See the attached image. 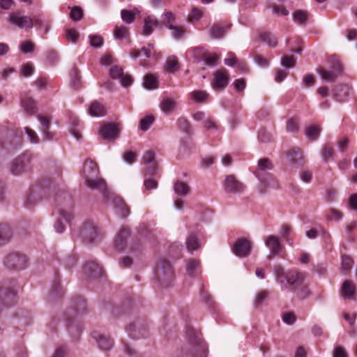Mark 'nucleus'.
<instances>
[{"label": "nucleus", "instance_id": "nucleus-42", "mask_svg": "<svg viewBox=\"0 0 357 357\" xmlns=\"http://www.w3.org/2000/svg\"><path fill=\"white\" fill-rule=\"evenodd\" d=\"M293 293H294L296 296L301 299H304L310 295V291L308 287L305 284V282H303Z\"/></svg>", "mask_w": 357, "mask_h": 357}, {"label": "nucleus", "instance_id": "nucleus-30", "mask_svg": "<svg viewBox=\"0 0 357 357\" xmlns=\"http://www.w3.org/2000/svg\"><path fill=\"white\" fill-rule=\"evenodd\" d=\"M95 339L99 348L103 351L109 350L114 345V341L109 336L98 335Z\"/></svg>", "mask_w": 357, "mask_h": 357}, {"label": "nucleus", "instance_id": "nucleus-51", "mask_svg": "<svg viewBox=\"0 0 357 357\" xmlns=\"http://www.w3.org/2000/svg\"><path fill=\"white\" fill-rule=\"evenodd\" d=\"M178 63V59L175 56L168 57L165 64L167 71L173 73L174 69L177 66Z\"/></svg>", "mask_w": 357, "mask_h": 357}, {"label": "nucleus", "instance_id": "nucleus-28", "mask_svg": "<svg viewBox=\"0 0 357 357\" xmlns=\"http://www.w3.org/2000/svg\"><path fill=\"white\" fill-rule=\"evenodd\" d=\"M21 105L29 114L33 115L37 112L36 102L30 96H24L21 99Z\"/></svg>", "mask_w": 357, "mask_h": 357}, {"label": "nucleus", "instance_id": "nucleus-53", "mask_svg": "<svg viewBox=\"0 0 357 357\" xmlns=\"http://www.w3.org/2000/svg\"><path fill=\"white\" fill-rule=\"evenodd\" d=\"M342 213L340 211L335 208H331L328 211V213L326 214V218L328 220H339L342 218Z\"/></svg>", "mask_w": 357, "mask_h": 357}, {"label": "nucleus", "instance_id": "nucleus-20", "mask_svg": "<svg viewBox=\"0 0 357 357\" xmlns=\"http://www.w3.org/2000/svg\"><path fill=\"white\" fill-rule=\"evenodd\" d=\"M265 244L270 249L271 254L273 256L278 255L282 249L279 238L273 235L268 236L265 238Z\"/></svg>", "mask_w": 357, "mask_h": 357}, {"label": "nucleus", "instance_id": "nucleus-14", "mask_svg": "<svg viewBox=\"0 0 357 357\" xmlns=\"http://www.w3.org/2000/svg\"><path fill=\"white\" fill-rule=\"evenodd\" d=\"M285 279L289 284V290L294 292L301 284L305 282V274L297 271H289L285 275Z\"/></svg>", "mask_w": 357, "mask_h": 357}, {"label": "nucleus", "instance_id": "nucleus-36", "mask_svg": "<svg viewBox=\"0 0 357 357\" xmlns=\"http://www.w3.org/2000/svg\"><path fill=\"white\" fill-rule=\"evenodd\" d=\"M309 15L310 14L307 11L297 10L293 13V19L296 23L304 25L307 22Z\"/></svg>", "mask_w": 357, "mask_h": 357}, {"label": "nucleus", "instance_id": "nucleus-29", "mask_svg": "<svg viewBox=\"0 0 357 357\" xmlns=\"http://www.w3.org/2000/svg\"><path fill=\"white\" fill-rule=\"evenodd\" d=\"M13 236L11 228L8 225L0 223V246L8 243Z\"/></svg>", "mask_w": 357, "mask_h": 357}, {"label": "nucleus", "instance_id": "nucleus-59", "mask_svg": "<svg viewBox=\"0 0 357 357\" xmlns=\"http://www.w3.org/2000/svg\"><path fill=\"white\" fill-rule=\"evenodd\" d=\"M24 130L31 143L38 144L39 142V137L33 130L29 127H25Z\"/></svg>", "mask_w": 357, "mask_h": 357}, {"label": "nucleus", "instance_id": "nucleus-10", "mask_svg": "<svg viewBox=\"0 0 357 357\" xmlns=\"http://www.w3.org/2000/svg\"><path fill=\"white\" fill-rule=\"evenodd\" d=\"M223 187L225 191L229 194H240L246 188L245 185L232 174L225 176Z\"/></svg>", "mask_w": 357, "mask_h": 357}, {"label": "nucleus", "instance_id": "nucleus-24", "mask_svg": "<svg viewBox=\"0 0 357 357\" xmlns=\"http://www.w3.org/2000/svg\"><path fill=\"white\" fill-rule=\"evenodd\" d=\"M129 236V229L126 227L121 228L115 240V248L119 251L123 250L126 246V239Z\"/></svg>", "mask_w": 357, "mask_h": 357}, {"label": "nucleus", "instance_id": "nucleus-31", "mask_svg": "<svg viewBox=\"0 0 357 357\" xmlns=\"http://www.w3.org/2000/svg\"><path fill=\"white\" fill-rule=\"evenodd\" d=\"M354 261L351 257L344 255L341 257L340 273L343 275H347L351 273Z\"/></svg>", "mask_w": 357, "mask_h": 357}, {"label": "nucleus", "instance_id": "nucleus-2", "mask_svg": "<svg viewBox=\"0 0 357 357\" xmlns=\"http://www.w3.org/2000/svg\"><path fill=\"white\" fill-rule=\"evenodd\" d=\"M187 337L189 344V352L192 357H204L206 348L201 337V334L192 328L187 329Z\"/></svg>", "mask_w": 357, "mask_h": 357}, {"label": "nucleus", "instance_id": "nucleus-45", "mask_svg": "<svg viewBox=\"0 0 357 357\" xmlns=\"http://www.w3.org/2000/svg\"><path fill=\"white\" fill-rule=\"evenodd\" d=\"M71 85L75 89H79L81 85V76L79 71L77 68H74L70 74Z\"/></svg>", "mask_w": 357, "mask_h": 357}, {"label": "nucleus", "instance_id": "nucleus-43", "mask_svg": "<svg viewBox=\"0 0 357 357\" xmlns=\"http://www.w3.org/2000/svg\"><path fill=\"white\" fill-rule=\"evenodd\" d=\"M199 261L195 259H190L186 264V271L188 275L193 277L199 266Z\"/></svg>", "mask_w": 357, "mask_h": 357}, {"label": "nucleus", "instance_id": "nucleus-21", "mask_svg": "<svg viewBox=\"0 0 357 357\" xmlns=\"http://www.w3.org/2000/svg\"><path fill=\"white\" fill-rule=\"evenodd\" d=\"M33 20V26H36L38 29H42L44 34L48 33L50 29V22L45 18L43 15H36L31 17Z\"/></svg>", "mask_w": 357, "mask_h": 357}, {"label": "nucleus", "instance_id": "nucleus-11", "mask_svg": "<svg viewBox=\"0 0 357 357\" xmlns=\"http://www.w3.org/2000/svg\"><path fill=\"white\" fill-rule=\"evenodd\" d=\"M121 126L119 123H107L102 126L99 135L107 141H114L119 137Z\"/></svg>", "mask_w": 357, "mask_h": 357}, {"label": "nucleus", "instance_id": "nucleus-60", "mask_svg": "<svg viewBox=\"0 0 357 357\" xmlns=\"http://www.w3.org/2000/svg\"><path fill=\"white\" fill-rule=\"evenodd\" d=\"M145 165V176L156 174L158 165L156 162H151L149 164H144Z\"/></svg>", "mask_w": 357, "mask_h": 357}, {"label": "nucleus", "instance_id": "nucleus-4", "mask_svg": "<svg viewBox=\"0 0 357 357\" xmlns=\"http://www.w3.org/2000/svg\"><path fill=\"white\" fill-rule=\"evenodd\" d=\"M126 331L129 336L133 339L146 337L149 334V326L146 320L143 317L137 319L127 326Z\"/></svg>", "mask_w": 357, "mask_h": 357}, {"label": "nucleus", "instance_id": "nucleus-62", "mask_svg": "<svg viewBox=\"0 0 357 357\" xmlns=\"http://www.w3.org/2000/svg\"><path fill=\"white\" fill-rule=\"evenodd\" d=\"M333 154L334 151L332 147L326 145L321 149V156L325 161H327L328 159H331L333 156Z\"/></svg>", "mask_w": 357, "mask_h": 357}, {"label": "nucleus", "instance_id": "nucleus-47", "mask_svg": "<svg viewBox=\"0 0 357 357\" xmlns=\"http://www.w3.org/2000/svg\"><path fill=\"white\" fill-rule=\"evenodd\" d=\"M305 133L307 138L311 140H315L319 135L320 130L314 126H311L305 128Z\"/></svg>", "mask_w": 357, "mask_h": 357}, {"label": "nucleus", "instance_id": "nucleus-23", "mask_svg": "<svg viewBox=\"0 0 357 357\" xmlns=\"http://www.w3.org/2000/svg\"><path fill=\"white\" fill-rule=\"evenodd\" d=\"M84 272L88 275L89 277L96 278L100 276L102 268L99 266L96 261H91L86 263L84 268Z\"/></svg>", "mask_w": 357, "mask_h": 357}, {"label": "nucleus", "instance_id": "nucleus-44", "mask_svg": "<svg viewBox=\"0 0 357 357\" xmlns=\"http://www.w3.org/2000/svg\"><path fill=\"white\" fill-rule=\"evenodd\" d=\"M208 52L203 47H196L192 49V56L198 61H204Z\"/></svg>", "mask_w": 357, "mask_h": 357}, {"label": "nucleus", "instance_id": "nucleus-37", "mask_svg": "<svg viewBox=\"0 0 357 357\" xmlns=\"http://www.w3.org/2000/svg\"><path fill=\"white\" fill-rule=\"evenodd\" d=\"M260 40L270 47H275L278 44L276 38L269 32H264L259 35Z\"/></svg>", "mask_w": 357, "mask_h": 357}, {"label": "nucleus", "instance_id": "nucleus-58", "mask_svg": "<svg viewBox=\"0 0 357 357\" xmlns=\"http://www.w3.org/2000/svg\"><path fill=\"white\" fill-rule=\"evenodd\" d=\"M35 48V44L31 41L24 42L20 45V50L24 54H29L33 52Z\"/></svg>", "mask_w": 357, "mask_h": 357}, {"label": "nucleus", "instance_id": "nucleus-39", "mask_svg": "<svg viewBox=\"0 0 357 357\" xmlns=\"http://www.w3.org/2000/svg\"><path fill=\"white\" fill-rule=\"evenodd\" d=\"M176 125L178 129L188 135L192 132V129L190 122L184 117H181L177 120Z\"/></svg>", "mask_w": 357, "mask_h": 357}, {"label": "nucleus", "instance_id": "nucleus-63", "mask_svg": "<svg viewBox=\"0 0 357 357\" xmlns=\"http://www.w3.org/2000/svg\"><path fill=\"white\" fill-rule=\"evenodd\" d=\"M281 64L287 68H294L296 64V61L294 60L293 56L284 55L281 58Z\"/></svg>", "mask_w": 357, "mask_h": 357}, {"label": "nucleus", "instance_id": "nucleus-15", "mask_svg": "<svg viewBox=\"0 0 357 357\" xmlns=\"http://www.w3.org/2000/svg\"><path fill=\"white\" fill-rule=\"evenodd\" d=\"M252 243L246 238H239L232 246V252L238 257H245L251 252Z\"/></svg>", "mask_w": 357, "mask_h": 357}, {"label": "nucleus", "instance_id": "nucleus-7", "mask_svg": "<svg viewBox=\"0 0 357 357\" xmlns=\"http://www.w3.org/2000/svg\"><path fill=\"white\" fill-rule=\"evenodd\" d=\"M31 157L29 154L19 155L10 163V172L14 175H20L29 169Z\"/></svg>", "mask_w": 357, "mask_h": 357}, {"label": "nucleus", "instance_id": "nucleus-16", "mask_svg": "<svg viewBox=\"0 0 357 357\" xmlns=\"http://www.w3.org/2000/svg\"><path fill=\"white\" fill-rule=\"evenodd\" d=\"M231 24L222 22L214 23L209 29L208 33L211 39H221L225 37Z\"/></svg>", "mask_w": 357, "mask_h": 357}, {"label": "nucleus", "instance_id": "nucleus-1", "mask_svg": "<svg viewBox=\"0 0 357 357\" xmlns=\"http://www.w3.org/2000/svg\"><path fill=\"white\" fill-rule=\"evenodd\" d=\"M86 185L91 190H97L100 191L106 202H109L110 200L116 208H118L123 217H126L129 214V208L126 206L125 202L121 197L110 195L107 188L105 181L102 178H85Z\"/></svg>", "mask_w": 357, "mask_h": 357}, {"label": "nucleus", "instance_id": "nucleus-18", "mask_svg": "<svg viewBox=\"0 0 357 357\" xmlns=\"http://www.w3.org/2000/svg\"><path fill=\"white\" fill-rule=\"evenodd\" d=\"M98 234L97 228L90 222L85 223L80 231L81 237L88 243L93 242L97 237Z\"/></svg>", "mask_w": 357, "mask_h": 357}, {"label": "nucleus", "instance_id": "nucleus-61", "mask_svg": "<svg viewBox=\"0 0 357 357\" xmlns=\"http://www.w3.org/2000/svg\"><path fill=\"white\" fill-rule=\"evenodd\" d=\"M268 292L266 290L260 291L255 298V305L256 307L260 306L268 297Z\"/></svg>", "mask_w": 357, "mask_h": 357}, {"label": "nucleus", "instance_id": "nucleus-46", "mask_svg": "<svg viewBox=\"0 0 357 357\" xmlns=\"http://www.w3.org/2000/svg\"><path fill=\"white\" fill-rule=\"evenodd\" d=\"M172 31V36L175 39H181L184 37L186 29L183 26H174L169 29Z\"/></svg>", "mask_w": 357, "mask_h": 357}, {"label": "nucleus", "instance_id": "nucleus-19", "mask_svg": "<svg viewBox=\"0 0 357 357\" xmlns=\"http://www.w3.org/2000/svg\"><path fill=\"white\" fill-rule=\"evenodd\" d=\"M273 168V165L271 161L268 158H264L258 161L257 168L254 172V174L259 180L265 182V179L263 177L264 173L271 170Z\"/></svg>", "mask_w": 357, "mask_h": 357}, {"label": "nucleus", "instance_id": "nucleus-25", "mask_svg": "<svg viewBox=\"0 0 357 357\" xmlns=\"http://www.w3.org/2000/svg\"><path fill=\"white\" fill-rule=\"evenodd\" d=\"M98 172V169L96 164L91 160H86L82 169V175L84 178H91L96 176Z\"/></svg>", "mask_w": 357, "mask_h": 357}, {"label": "nucleus", "instance_id": "nucleus-49", "mask_svg": "<svg viewBox=\"0 0 357 357\" xmlns=\"http://www.w3.org/2000/svg\"><path fill=\"white\" fill-rule=\"evenodd\" d=\"M203 16L202 12L200 9L195 7L191 10V13L188 16V21L192 23L195 21H198Z\"/></svg>", "mask_w": 357, "mask_h": 357}, {"label": "nucleus", "instance_id": "nucleus-32", "mask_svg": "<svg viewBox=\"0 0 357 357\" xmlns=\"http://www.w3.org/2000/svg\"><path fill=\"white\" fill-rule=\"evenodd\" d=\"M88 112L93 116H102L106 114V109L100 102L94 101L91 104Z\"/></svg>", "mask_w": 357, "mask_h": 357}, {"label": "nucleus", "instance_id": "nucleus-48", "mask_svg": "<svg viewBox=\"0 0 357 357\" xmlns=\"http://www.w3.org/2000/svg\"><path fill=\"white\" fill-rule=\"evenodd\" d=\"M154 122V118L152 116H148L139 121V128L143 131H146Z\"/></svg>", "mask_w": 357, "mask_h": 357}, {"label": "nucleus", "instance_id": "nucleus-52", "mask_svg": "<svg viewBox=\"0 0 357 357\" xmlns=\"http://www.w3.org/2000/svg\"><path fill=\"white\" fill-rule=\"evenodd\" d=\"M70 17L73 21H79L83 17V10L78 6L74 7L70 13Z\"/></svg>", "mask_w": 357, "mask_h": 357}, {"label": "nucleus", "instance_id": "nucleus-26", "mask_svg": "<svg viewBox=\"0 0 357 357\" xmlns=\"http://www.w3.org/2000/svg\"><path fill=\"white\" fill-rule=\"evenodd\" d=\"M38 120L41 123V132L45 139L51 140L54 137V134L49 131L50 128L51 120L50 118L44 116H38Z\"/></svg>", "mask_w": 357, "mask_h": 357}, {"label": "nucleus", "instance_id": "nucleus-57", "mask_svg": "<svg viewBox=\"0 0 357 357\" xmlns=\"http://www.w3.org/2000/svg\"><path fill=\"white\" fill-rule=\"evenodd\" d=\"M90 45L94 48H100L102 46L103 40L100 36L91 35L89 36Z\"/></svg>", "mask_w": 357, "mask_h": 357}, {"label": "nucleus", "instance_id": "nucleus-56", "mask_svg": "<svg viewBox=\"0 0 357 357\" xmlns=\"http://www.w3.org/2000/svg\"><path fill=\"white\" fill-rule=\"evenodd\" d=\"M109 75L113 79L121 78L123 75V68L118 66H112L109 69Z\"/></svg>", "mask_w": 357, "mask_h": 357}, {"label": "nucleus", "instance_id": "nucleus-38", "mask_svg": "<svg viewBox=\"0 0 357 357\" xmlns=\"http://www.w3.org/2000/svg\"><path fill=\"white\" fill-rule=\"evenodd\" d=\"M186 247L190 252L199 248L200 245L198 238L193 234H190L186 239Z\"/></svg>", "mask_w": 357, "mask_h": 357}, {"label": "nucleus", "instance_id": "nucleus-35", "mask_svg": "<svg viewBox=\"0 0 357 357\" xmlns=\"http://www.w3.org/2000/svg\"><path fill=\"white\" fill-rule=\"evenodd\" d=\"M174 190L177 195L184 197L190 193V188L187 183L177 181L174 185Z\"/></svg>", "mask_w": 357, "mask_h": 357}, {"label": "nucleus", "instance_id": "nucleus-6", "mask_svg": "<svg viewBox=\"0 0 357 357\" xmlns=\"http://www.w3.org/2000/svg\"><path fill=\"white\" fill-rule=\"evenodd\" d=\"M330 62L331 63V68L330 70L319 68L317 72L323 79L327 82H334L342 73V66L335 56L330 58Z\"/></svg>", "mask_w": 357, "mask_h": 357}, {"label": "nucleus", "instance_id": "nucleus-5", "mask_svg": "<svg viewBox=\"0 0 357 357\" xmlns=\"http://www.w3.org/2000/svg\"><path fill=\"white\" fill-rule=\"evenodd\" d=\"M4 266L10 270H22L27 265L26 257L17 252H12L5 256L3 259Z\"/></svg>", "mask_w": 357, "mask_h": 357}, {"label": "nucleus", "instance_id": "nucleus-9", "mask_svg": "<svg viewBox=\"0 0 357 357\" xmlns=\"http://www.w3.org/2000/svg\"><path fill=\"white\" fill-rule=\"evenodd\" d=\"M303 153L298 147H292L286 152L287 160L291 167L301 169L304 167L306 162Z\"/></svg>", "mask_w": 357, "mask_h": 357}, {"label": "nucleus", "instance_id": "nucleus-54", "mask_svg": "<svg viewBox=\"0 0 357 357\" xmlns=\"http://www.w3.org/2000/svg\"><path fill=\"white\" fill-rule=\"evenodd\" d=\"M219 59V56L216 54H211L208 52L206 59H204V64L208 66H214L217 65V61Z\"/></svg>", "mask_w": 357, "mask_h": 357}, {"label": "nucleus", "instance_id": "nucleus-34", "mask_svg": "<svg viewBox=\"0 0 357 357\" xmlns=\"http://www.w3.org/2000/svg\"><path fill=\"white\" fill-rule=\"evenodd\" d=\"M139 13V11L137 8H135L132 10L123 9L121 11V17L126 24H131L135 21L136 15Z\"/></svg>", "mask_w": 357, "mask_h": 357}, {"label": "nucleus", "instance_id": "nucleus-41", "mask_svg": "<svg viewBox=\"0 0 357 357\" xmlns=\"http://www.w3.org/2000/svg\"><path fill=\"white\" fill-rule=\"evenodd\" d=\"M129 36L128 29L124 26L116 25L114 29V36L117 40H122Z\"/></svg>", "mask_w": 357, "mask_h": 357}, {"label": "nucleus", "instance_id": "nucleus-8", "mask_svg": "<svg viewBox=\"0 0 357 357\" xmlns=\"http://www.w3.org/2000/svg\"><path fill=\"white\" fill-rule=\"evenodd\" d=\"M63 198L64 202H62L60 197L57 200L61 207L59 210V214L66 222H70L73 218V202L71 197L68 194H63Z\"/></svg>", "mask_w": 357, "mask_h": 357}, {"label": "nucleus", "instance_id": "nucleus-33", "mask_svg": "<svg viewBox=\"0 0 357 357\" xmlns=\"http://www.w3.org/2000/svg\"><path fill=\"white\" fill-rule=\"evenodd\" d=\"M143 86L146 89H155L159 86L158 77L152 74H147L144 77Z\"/></svg>", "mask_w": 357, "mask_h": 357}, {"label": "nucleus", "instance_id": "nucleus-27", "mask_svg": "<svg viewBox=\"0 0 357 357\" xmlns=\"http://www.w3.org/2000/svg\"><path fill=\"white\" fill-rule=\"evenodd\" d=\"M176 100L171 98H163L160 103V109L166 114H172L176 108Z\"/></svg>", "mask_w": 357, "mask_h": 357}, {"label": "nucleus", "instance_id": "nucleus-3", "mask_svg": "<svg viewBox=\"0 0 357 357\" xmlns=\"http://www.w3.org/2000/svg\"><path fill=\"white\" fill-rule=\"evenodd\" d=\"M155 278L160 283L168 285L174 279V273L170 263L162 259L155 270Z\"/></svg>", "mask_w": 357, "mask_h": 357}, {"label": "nucleus", "instance_id": "nucleus-13", "mask_svg": "<svg viewBox=\"0 0 357 357\" xmlns=\"http://www.w3.org/2000/svg\"><path fill=\"white\" fill-rule=\"evenodd\" d=\"M8 22L18 26L20 29H30L33 27L31 17L26 15H21L19 12H13L10 14Z\"/></svg>", "mask_w": 357, "mask_h": 357}, {"label": "nucleus", "instance_id": "nucleus-22", "mask_svg": "<svg viewBox=\"0 0 357 357\" xmlns=\"http://www.w3.org/2000/svg\"><path fill=\"white\" fill-rule=\"evenodd\" d=\"M161 26V22H160L156 18L148 16L144 20V27L142 34L144 36L151 35L154 28Z\"/></svg>", "mask_w": 357, "mask_h": 357}, {"label": "nucleus", "instance_id": "nucleus-40", "mask_svg": "<svg viewBox=\"0 0 357 357\" xmlns=\"http://www.w3.org/2000/svg\"><path fill=\"white\" fill-rule=\"evenodd\" d=\"M190 96L194 101L199 103L206 102L209 97V94L205 91H194Z\"/></svg>", "mask_w": 357, "mask_h": 357}, {"label": "nucleus", "instance_id": "nucleus-55", "mask_svg": "<svg viewBox=\"0 0 357 357\" xmlns=\"http://www.w3.org/2000/svg\"><path fill=\"white\" fill-rule=\"evenodd\" d=\"M79 36V33L74 29H68L66 30V39L73 43L77 41Z\"/></svg>", "mask_w": 357, "mask_h": 357}, {"label": "nucleus", "instance_id": "nucleus-64", "mask_svg": "<svg viewBox=\"0 0 357 357\" xmlns=\"http://www.w3.org/2000/svg\"><path fill=\"white\" fill-rule=\"evenodd\" d=\"M282 320L289 325H292L296 320V316L293 312H285L282 314Z\"/></svg>", "mask_w": 357, "mask_h": 357}, {"label": "nucleus", "instance_id": "nucleus-17", "mask_svg": "<svg viewBox=\"0 0 357 357\" xmlns=\"http://www.w3.org/2000/svg\"><path fill=\"white\" fill-rule=\"evenodd\" d=\"M340 293L344 299L355 300L356 298L355 284L350 280H344L340 287Z\"/></svg>", "mask_w": 357, "mask_h": 357}, {"label": "nucleus", "instance_id": "nucleus-12", "mask_svg": "<svg viewBox=\"0 0 357 357\" xmlns=\"http://www.w3.org/2000/svg\"><path fill=\"white\" fill-rule=\"evenodd\" d=\"M229 75L225 68H221L213 74L211 86L215 91L223 90L229 84Z\"/></svg>", "mask_w": 357, "mask_h": 357}, {"label": "nucleus", "instance_id": "nucleus-50", "mask_svg": "<svg viewBox=\"0 0 357 357\" xmlns=\"http://www.w3.org/2000/svg\"><path fill=\"white\" fill-rule=\"evenodd\" d=\"M165 19L164 20L163 24L165 27L170 29L171 26H174V23L176 20L174 14L171 11H167L164 14Z\"/></svg>", "mask_w": 357, "mask_h": 357}]
</instances>
